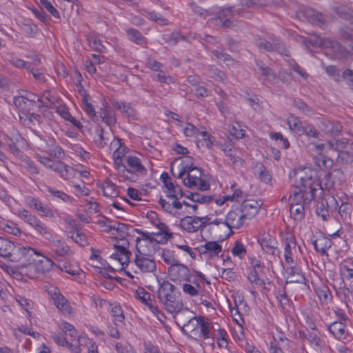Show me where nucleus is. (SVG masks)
Instances as JSON below:
<instances>
[{
    "label": "nucleus",
    "instance_id": "obj_1",
    "mask_svg": "<svg viewBox=\"0 0 353 353\" xmlns=\"http://www.w3.org/2000/svg\"><path fill=\"white\" fill-rule=\"evenodd\" d=\"M312 174L313 171L309 168H299L290 173V183L294 187L293 194L289 198L290 204L310 203L316 190Z\"/></svg>",
    "mask_w": 353,
    "mask_h": 353
},
{
    "label": "nucleus",
    "instance_id": "obj_2",
    "mask_svg": "<svg viewBox=\"0 0 353 353\" xmlns=\"http://www.w3.org/2000/svg\"><path fill=\"white\" fill-rule=\"evenodd\" d=\"M157 293L159 301L163 304L168 312L176 314L181 310L183 304L180 293L173 284L168 281L159 283Z\"/></svg>",
    "mask_w": 353,
    "mask_h": 353
},
{
    "label": "nucleus",
    "instance_id": "obj_3",
    "mask_svg": "<svg viewBox=\"0 0 353 353\" xmlns=\"http://www.w3.org/2000/svg\"><path fill=\"white\" fill-rule=\"evenodd\" d=\"M178 174L174 172L172 169V175L176 178H182L185 172H188V176L183 180V183L185 186L192 188H198L199 190L204 191L209 189V184L204 180L201 179L202 172L201 170L192 165L188 166L181 164L178 166Z\"/></svg>",
    "mask_w": 353,
    "mask_h": 353
},
{
    "label": "nucleus",
    "instance_id": "obj_4",
    "mask_svg": "<svg viewBox=\"0 0 353 353\" xmlns=\"http://www.w3.org/2000/svg\"><path fill=\"white\" fill-rule=\"evenodd\" d=\"M119 139L113 134L111 130H105L101 126H97L94 130L93 143L97 148L110 152V148L118 149Z\"/></svg>",
    "mask_w": 353,
    "mask_h": 353
},
{
    "label": "nucleus",
    "instance_id": "obj_5",
    "mask_svg": "<svg viewBox=\"0 0 353 353\" xmlns=\"http://www.w3.org/2000/svg\"><path fill=\"white\" fill-rule=\"evenodd\" d=\"M17 216L28 224L36 232L49 239L52 236L51 230L35 214H32L26 209H19L16 213Z\"/></svg>",
    "mask_w": 353,
    "mask_h": 353
},
{
    "label": "nucleus",
    "instance_id": "obj_6",
    "mask_svg": "<svg viewBox=\"0 0 353 353\" xmlns=\"http://www.w3.org/2000/svg\"><path fill=\"white\" fill-rule=\"evenodd\" d=\"M310 42L314 46L331 49L339 57L347 59L350 57V52L347 45L344 46L337 41L330 38L316 36Z\"/></svg>",
    "mask_w": 353,
    "mask_h": 353
},
{
    "label": "nucleus",
    "instance_id": "obj_7",
    "mask_svg": "<svg viewBox=\"0 0 353 353\" xmlns=\"http://www.w3.org/2000/svg\"><path fill=\"white\" fill-rule=\"evenodd\" d=\"M37 101H41L40 99L34 93L25 92L24 94L15 96L13 99V103L19 112V117L23 114H28V112L33 110Z\"/></svg>",
    "mask_w": 353,
    "mask_h": 353
},
{
    "label": "nucleus",
    "instance_id": "obj_8",
    "mask_svg": "<svg viewBox=\"0 0 353 353\" xmlns=\"http://www.w3.org/2000/svg\"><path fill=\"white\" fill-rule=\"evenodd\" d=\"M126 172L123 178L132 181H135L139 175L144 174L146 169L142 164L140 159L136 156L130 154L125 158Z\"/></svg>",
    "mask_w": 353,
    "mask_h": 353
},
{
    "label": "nucleus",
    "instance_id": "obj_9",
    "mask_svg": "<svg viewBox=\"0 0 353 353\" xmlns=\"http://www.w3.org/2000/svg\"><path fill=\"white\" fill-rule=\"evenodd\" d=\"M34 255L41 256V253L30 246H23L21 245H14L12 249V254L9 259L12 261H21L26 262L34 261L32 259Z\"/></svg>",
    "mask_w": 353,
    "mask_h": 353
},
{
    "label": "nucleus",
    "instance_id": "obj_10",
    "mask_svg": "<svg viewBox=\"0 0 353 353\" xmlns=\"http://www.w3.org/2000/svg\"><path fill=\"white\" fill-rule=\"evenodd\" d=\"M298 16L302 20H307L316 23L320 28H322L327 22L323 14L311 8L302 7L299 11Z\"/></svg>",
    "mask_w": 353,
    "mask_h": 353
},
{
    "label": "nucleus",
    "instance_id": "obj_11",
    "mask_svg": "<svg viewBox=\"0 0 353 353\" xmlns=\"http://www.w3.org/2000/svg\"><path fill=\"white\" fill-rule=\"evenodd\" d=\"M168 273L172 281L179 283L189 281V276H190V270L186 265L179 262L170 266Z\"/></svg>",
    "mask_w": 353,
    "mask_h": 353
},
{
    "label": "nucleus",
    "instance_id": "obj_12",
    "mask_svg": "<svg viewBox=\"0 0 353 353\" xmlns=\"http://www.w3.org/2000/svg\"><path fill=\"white\" fill-rule=\"evenodd\" d=\"M258 243L262 250L268 254L275 256L279 254L278 243L276 239L269 233H263L258 237Z\"/></svg>",
    "mask_w": 353,
    "mask_h": 353
},
{
    "label": "nucleus",
    "instance_id": "obj_13",
    "mask_svg": "<svg viewBox=\"0 0 353 353\" xmlns=\"http://www.w3.org/2000/svg\"><path fill=\"white\" fill-rule=\"evenodd\" d=\"M134 263L143 273L153 272L157 269L155 259L151 254L148 255L136 254Z\"/></svg>",
    "mask_w": 353,
    "mask_h": 353
},
{
    "label": "nucleus",
    "instance_id": "obj_14",
    "mask_svg": "<svg viewBox=\"0 0 353 353\" xmlns=\"http://www.w3.org/2000/svg\"><path fill=\"white\" fill-rule=\"evenodd\" d=\"M245 215L242 214L239 208L230 211L225 219L224 225L230 230L241 228L245 221Z\"/></svg>",
    "mask_w": 353,
    "mask_h": 353
},
{
    "label": "nucleus",
    "instance_id": "obj_15",
    "mask_svg": "<svg viewBox=\"0 0 353 353\" xmlns=\"http://www.w3.org/2000/svg\"><path fill=\"white\" fill-rule=\"evenodd\" d=\"M198 251L205 258L212 259L222 252V246L217 241H207L198 248Z\"/></svg>",
    "mask_w": 353,
    "mask_h": 353
},
{
    "label": "nucleus",
    "instance_id": "obj_16",
    "mask_svg": "<svg viewBox=\"0 0 353 353\" xmlns=\"http://www.w3.org/2000/svg\"><path fill=\"white\" fill-rule=\"evenodd\" d=\"M261 205L262 203L259 201L248 199L243 201L239 210L245 215V219H250L258 213Z\"/></svg>",
    "mask_w": 353,
    "mask_h": 353
},
{
    "label": "nucleus",
    "instance_id": "obj_17",
    "mask_svg": "<svg viewBox=\"0 0 353 353\" xmlns=\"http://www.w3.org/2000/svg\"><path fill=\"white\" fill-rule=\"evenodd\" d=\"M201 224L199 216H186L180 221L181 229L188 233H194L201 230Z\"/></svg>",
    "mask_w": 353,
    "mask_h": 353
},
{
    "label": "nucleus",
    "instance_id": "obj_18",
    "mask_svg": "<svg viewBox=\"0 0 353 353\" xmlns=\"http://www.w3.org/2000/svg\"><path fill=\"white\" fill-rule=\"evenodd\" d=\"M241 12V9L236 8V6L223 8L219 12V19L224 27H229L233 17L240 14Z\"/></svg>",
    "mask_w": 353,
    "mask_h": 353
},
{
    "label": "nucleus",
    "instance_id": "obj_19",
    "mask_svg": "<svg viewBox=\"0 0 353 353\" xmlns=\"http://www.w3.org/2000/svg\"><path fill=\"white\" fill-rule=\"evenodd\" d=\"M101 121L108 126H114L117 123L115 114L112 108L106 103L103 105L98 112L97 121Z\"/></svg>",
    "mask_w": 353,
    "mask_h": 353
},
{
    "label": "nucleus",
    "instance_id": "obj_20",
    "mask_svg": "<svg viewBox=\"0 0 353 353\" xmlns=\"http://www.w3.org/2000/svg\"><path fill=\"white\" fill-rule=\"evenodd\" d=\"M319 128L325 134L330 135H338L342 129V126L339 122L332 121L325 118L321 120Z\"/></svg>",
    "mask_w": 353,
    "mask_h": 353
},
{
    "label": "nucleus",
    "instance_id": "obj_21",
    "mask_svg": "<svg viewBox=\"0 0 353 353\" xmlns=\"http://www.w3.org/2000/svg\"><path fill=\"white\" fill-rule=\"evenodd\" d=\"M52 250L56 256L59 257L72 254L70 248L61 239H54L52 241Z\"/></svg>",
    "mask_w": 353,
    "mask_h": 353
},
{
    "label": "nucleus",
    "instance_id": "obj_22",
    "mask_svg": "<svg viewBox=\"0 0 353 353\" xmlns=\"http://www.w3.org/2000/svg\"><path fill=\"white\" fill-rule=\"evenodd\" d=\"M313 330L299 331V335L302 340L307 341L312 346L320 347L321 346V339L319 333L312 328Z\"/></svg>",
    "mask_w": 353,
    "mask_h": 353
},
{
    "label": "nucleus",
    "instance_id": "obj_23",
    "mask_svg": "<svg viewBox=\"0 0 353 353\" xmlns=\"http://www.w3.org/2000/svg\"><path fill=\"white\" fill-rule=\"evenodd\" d=\"M346 325L342 321H335L328 327V330L334 336L339 340H344L347 337V332L345 330Z\"/></svg>",
    "mask_w": 353,
    "mask_h": 353
},
{
    "label": "nucleus",
    "instance_id": "obj_24",
    "mask_svg": "<svg viewBox=\"0 0 353 353\" xmlns=\"http://www.w3.org/2000/svg\"><path fill=\"white\" fill-rule=\"evenodd\" d=\"M158 229L159 232H154V243L165 244L173 237L172 233L169 232V228L166 224H158Z\"/></svg>",
    "mask_w": 353,
    "mask_h": 353
},
{
    "label": "nucleus",
    "instance_id": "obj_25",
    "mask_svg": "<svg viewBox=\"0 0 353 353\" xmlns=\"http://www.w3.org/2000/svg\"><path fill=\"white\" fill-rule=\"evenodd\" d=\"M59 174V176L64 180L70 179L74 172V170L70 166L65 164L61 161H57L52 170Z\"/></svg>",
    "mask_w": 353,
    "mask_h": 353
},
{
    "label": "nucleus",
    "instance_id": "obj_26",
    "mask_svg": "<svg viewBox=\"0 0 353 353\" xmlns=\"http://www.w3.org/2000/svg\"><path fill=\"white\" fill-rule=\"evenodd\" d=\"M328 203H333L338 205L337 201L334 196H329L325 201L322 200L320 203H318L316 205V212L319 216H321L323 220H326L327 217L329 216V211L327 208L329 207Z\"/></svg>",
    "mask_w": 353,
    "mask_h": 353
},
{
    "label": "nucleus",
    "instance_id": "obj_27",
    "mask_svg": "<svg viewBox=\"0 0 353 353\" xmlns=\"http://www.w3.org/2000/svg\"><path fill=\"white\" fill-rule=\"evenodd\" d=\"M287 283H305V278L302 274L301 268L298 266H292L288 270Z\"/></svg>",
    "mask_w": 353,
    "mask_h": 353
},
{
    "label": "nucleus",
    "instance_id": "obj_28",
    "mask_svg": "<svg viewBox=\"0 0 353 353\" xmlns=\"http://www.w3.org/2000/svg\"><path fill=\"white\" fill-rule=\"evenodd\" d=\"M199 329L200 330L199 336L203 339H207L212 336L210 335L211 329L216 330L213 323L208 319H206L204 316H201Z\"/></svg>",
    "mask_w": 353,
    "mask_h": 353
},
{
    "label": "nucleus",
    "instance_id": "obj_29",
    "mask_svg": "<svg viewBox=\"0 0 353 353\" xmlns=\"http://www.w3.org/2000/svg\"><path fill=\"white\" fill-rule=\"evenodd\" d=\"M285 248L284 256L285 261L287 263L291 264L293 263L292 254L293 250L296 249V241L294 237L292 235L286 237L285 239Z\"/></svg>",
    "mask_w": 353,
    "mask_h": 353
},
{
    "label": "nucleus",
    "instance_id": "obj_30",
    "mask_svg": "<svg viewBox=\"0 0 353 353\" xmlns=\"http://www.w3.org/2000/svg\"><path fill=\"white\" fill-rule=\"evenodd\" d=\"M103 196L106 197L115 198L119 195V190L110 179H106L101 186Z\"/></svg>",
    "mask_w": 353,
    "mask_h": 353
},
{
    "label": "nucleus",
    "instance_id": "obj_31",
    "mask_svg": "<svg viewBox=\"0 0 353 353\" xmlns=\"http://www.w3.org/2000/svg\"><path fill=\"white\" fill-rule=\"evenodd\" d=\"M315 250L321 254H327V250L331 248L332 242L329 238L320 236L313 242Z\"/></svg>",
    "mask_w": 353,
    "mask_h": 353
},
{
    "label": "nucleus",
    "instance_id": "obj_32",
    "mask_svg": "<svg viewBox=\"0 0 353 353\" xmlns=\"http://www.w3.org/2000/svg\"><path fill=\"white\" fill-rule=\"evenodd\" d=\"M112 105L114 108L119 110L125 117L130 119L136 118V111L131 107L130 103L114 101Z\"/></svg>",
    "mask_w": 353,
    "mask_h": 353
},
{
    "label": "nucleus",
    "instance_id": "obj_33",
    "mask_svg": "<svg viewBox=\"0 0 353 353\" xmlns=\"http://www.w3.org/2000/svg\"><path fill=\"white\" fill-rule=\"evenodd\" d=\"M260 272H256V270H250L247 276L248 281L252 285L251 293L255 296L256 292L254 291L255 288L261 287L265 284L264 281L261 279Z\"/></svg>",
    "mask_w": 353,
    "mask_h": 353
},
{
    "label": "nucleus",
    "instance_id": "obj_34",
    "mask_svg": "<svg viewBox=\"0 0 353 353\" xmlns=\"http://www.w3.org/2000/svg\"><path fill=\"white\" fill-rule=\"evenodd\" d=\"M153 241L136 239V254L148 255L154 250Z\"/></svg>",
    "mask_w": 353,
    "mask_h": 353
},
{
    "label": "nucleus",
    "instance_id": "obj_35",
    "mask_svg": "<svg viewBox=\"0 0 353 353\" xmlns=\"http://www.w3.org/2000/svg\"><path fill=\"white\" fill-rule=\"evenodd\" d=\"M164 193L168 199H181L183 196L182 189L180 185L172 183H169L165 187Z\"/></svg>",
    "mask_w": 353,
    "mask_h": 353
},
{
    "label": "nucleus",
    "instance_id": "obj_36",
    "mask_svg": "<svg viewBox=\"0 0 353 353\" xmlns=\"http://www.w3.org/2000/svg\"><path fill=\"white\" fill-rule=\"evenodd\" d=\"M256 64L258 68V72L261 74L264 77H265V79L268 81L269 82H273L276 77L274 72L269 67L266 66L263 61L260 60L256 61Z\"/></svg>",
    "mask_w": 353,
    "mask_h": 353
},
{
    "label": "nucleus",
    "instance_id": "obj_37",
    "mask_svg": "<svg viewBox=\"0 0 353 353\" xmlns=\"http://www.w3.org/2000/svg\"><path fill=\"white\" fill-rule=\"evenodd\" d=\"M52 299L54 301V305L59 310L65 313L70 312V305L66 299L62 294L60 293L54 292L52 296Z\"/></svg>",
    "mask_w": 353,
    "mask_h": 353
},
{
    "label": "nucleus",
    "instance_id": "obj_38",
    "mask_svg": "<svg viewBox=\"0 0 353 353\" xmlns=\"http://www.w3.org/2000/svg\"><path fill=\"white\" fill-rule=\"evenodd\" d=\"M303 204H290V216L295 221H301L305 216V206Z\"/></svg>",
    "mask_w": 353,
    "mask_h": 353
},
{
    "label": "nucleus",
    "instance_id": "obj_39",
    "mask_svg": "<svg viewBox=\"0 0 353 353\" xmlns=\"http://www.w3.org/2000/svg\"><path fill=\"white\" fill-rule=\"evenodd\" d=\"M128 39L137 45L142 46L147 43L146 39L137 29L130 28L126 30Z\"/></svg>",
    "mask_w": 353,
    "mask_h": 353
},
{
    "label": "nucleus",
    "instance_id": "obj_40",
    "mask_svg": "<svg viewBox=\"0 0 353 353\" xmlns=\"http://www.w3.org/2000/svg\"><path fill=\"white\" fill-rule=\"evenodd\" d=\"M41 256H42L43 259L35 262L34 264L37 271H39V273L43 274L51 270L52 268L54 266V263L50 259L43 256L42 254Z\"/></svg>",
    "mask_w": 353,
    "mask_h": 353
},
{
    "label": "nucleus",
    "instance_id": "obj_41",
    "mask_svg": "<svg viewBox=\"0 0 353 353\" xmlns=\"http://www.w3.org/2000/svg\"><path fill=\"white\" fill-rule=\"evenodd\" d=\"M287 123L289 128L295 133L299 134H303L304 126L300 119L294 115H290L287 119Z\"/></svg>",
    "mask_w": 353,
    "mask_h": 353
},
{
    "label": "nucleus",
    "instance_id": "obj_42",
    "mask_svg": "<svg viewBox=\"0 0 353 353\" xmlns=\"http://www.w3.org/2000/svg\"><path fill=\"white\" fill-rule=\"evenodd\" d=\"M201 316L199 317H192L191 318L187 323L183 324L182 331L183 332H190L196 334L197 330L199 327L200 320Z\"/></svg>",
    "mask_w": 353,
    "mask_h": 353
},
{
    "label": "nucleus",
    "instance_id": "obj_43",
    "mask_svg": "<svg viewBox=\"0 0 353 353\" xmlns=\"http://www.w3.org/2000/svg\"><path fill=\"white\" fill-rule=\"evenodd\" d=\"M335 12L341 18L350 23H353V10L346 6H340L334 8Z\"/></svg>",
    "mask_w": 353,
    "mask_h": 353
},
{
    "label": "nucleus",
    "instance_id": "obj_44",
    "mask_svg": "<svg viewBox=\"0 0 353 353\" xmlns=\"http://www.w3.org/2000/svg\"><path fill=\"white\" fill-rule=\"evenodd\" d=\"M49 143H48V153L57 159H62L64 157L63 150L55 143L54 139H49Z\"/></svg>",
    "mask_w": 353,
    "mask_h": 353
},
{
    "label": "nucleus",
    "instance_id": "obj_45",
    "mask_svg": "<svg viewBox=\"0 0 353 353\" xmlns=\"http://www.w3.org/2000/svg\"><path fill=\"white\" fill-rule=\"evenodd\" d=\"M19 121L23 125L30 126L31 124H33L34 121L41 123L42 118L39 114L28 112V114H23L22 116H21Z\"/></svg>",
    "mask_w": 353,
    "mask_h": 353
},
{
    "label": "nucleus",
    "instance_id": "obj_46",
    "mask_svg": "<svg viewBox=\"0 0 353 353\" xmlns=\"http://www.w3.org/2000/svg\"><path fill=\"white\" fill-rule=\"evenodd\" d=\"M12 249H13V243L0 236V256L9 258L12 254Z\"/></svg>",
    "mask_w": 353,
    "mask_h": 353
},
{
    "label": "nucleus",
    "instance_id": "obj_47",
    "mask_svg": "<svg viewBox=\"0 0 353 353\" xmlns=\"http://www.w3.org/2000/svg\"><path fill=\"white\" fill-rule=\"evenodd\" d=\"M201 139L199 140L203 145H205L208 149H212L215 145H218L216 139L209 134L207 131H202L201 132Z\"/></svg>",
    "mask_w": 353,
    "mask_h": 353
},
{
    "label": "nucleus",
    "instance_id": "obj_48",
    "mask_svg": "<svg viewBox=\"0 0 353 353\" xmlns=\"http://www.w3.org/2000/svg\"><path fill=\"white\" fill-rule=\"evenodd\" d=\"M327 145L330 150L336 151L338 154H339L345 150H347L348 141L341 139H334L328 141Z\"/></svg>",
    "mask_w": 353,
    "mask_h": 353
},
{
    "label": "nucleus",
    "instance_id": "obj_49",
    "mask_svg": "<svg viewBox=\"0 0 353 353\" xmlns=\"http://www.w3.org/2000/svg\"><path fill=\"white\" fill-rule=\"evenodd\" d=\"M256 45L259 48L267 52H274V49H279L281 48L279 43H274L272 44L273 46H271L270 41L265 38L257 39L256 40Z\"/></svg>",
    "mask_w": 353,
    "mask_h": 353
},
{
    "label": "nucleus",
    "instance_id": "obj_50",
    "mask_svg": "<svg viewBox=\"0 0 353 353\" xmlns=\"http://www.w3.org/2000/svg\"><path fill=\"white\" fill-rule=\"evenodd\" d=\"M54 266L61 272H65L72 276L77 274V270L74 269L68 261L59 260L57 263H54Z\"/></svg>",
    "mask_w": 353,
    "mask_h": 353
},
{
    "label": "nucleus",
    "instance_id": "obj_51",
    "mask_svg": "<svg viewBox=\"0 0 353 353\" xmlns=\"http://www.w3.org/2000/svg\"><path fill=\"white\" fill-rule=\"evenodd\" d=\"M217 326L219 327V325H217ZM217 331H218L217 336H212V337L216 338L217 344L219 347L228 349V335L227 332L224 329H222L220 327L218 328Z\"/></svg>",
    "mask_w": 353,
    "mask_h": 353
},
{
    "label": "nucleus",
    "instance_id": "obj_52",
    "mask_svg": "<svg viewBox=\"0 0 353 353\" xmlns=\"http://www.w3.org/2000/svg\"><path fill=\"white\" fill-rule=\"evenodd\" d=\"M90 47L97 52H104L106 50L105 47L102 44V42L98 37L95 35H90L88 37Z\"/></svg>",
    "mask_w": 353,
    "mask_h": 353
},
{
    "label": "nucleus",
    "instance_id": "obj_53",
    "mask_svg": "<svg viewBox=\"0 0 353 353\" xmlns=\"http://www.w3.org/2000/svg\"><path fill=\"white\" fill-rule=\"evenodd\" d=\"M28 263L26 265H23L21 268V271L23 274L31 279H34L38 276L39 273L37 271L36 265L33 261L28 262Z\"/></svg>",
    "mask_w": 353,
    "mask_h": 353
},
{
    "label": "nucleus",
    "instance_id": "obj_54",
    "mask_svg": "<svg viewBox=\"0 0 353 353\" xmlns=\"http://www.w3.org/2000/svg\"><path fill=\"white\" fill-rule=\"evenodd\" d=\"M146 66L153 71L164 73L166 71V66L157 61L156 59L148 57L146 60Z\"/></svg>",
    "mask_w": 353,
    "mask_h": 353
},
{
    "label": "nucleus",
    "instance_id": "obj_55",
    "mask_svg": "<svg viewBox=\"0 0 353 353\" xmlns=\"http://www.w3.org/2000/svg\"><path fill=\"white\" fill-rule=\"evenodd\" d=\"M118 149L117 148H110V152H107L110 154L112 151H113L112 157H118V158H121L125 159L126 157L125 154L128 152V148L124 145L121 139H119L118 143Z\"/></svg>",
    "mask_w": 353,
    "mask_h": 353
},
{
    "label": "nucleus",
    "instance_id": "obj_56",
    "mask_svg": "<svg viewBox=\"0 0 353 353\" xmlns=\"http://www.w3.org/2000/svg\"><path fill=\"white\" fill-rule=\"evenodd\" d=\"M70 185L74 188V194L77 197H81L83 196H88L90 194V190L87 188L83 182L81 183H75L74 181H71L70 183Z\"/></svg>",
    "mask_w": 353,
    "mask_h": 353
},
{
    "label": "nucleus",
    "instance_id": "obj_57",
    "mask_svg": "<svg viewBox=\"0 0 353 353\" xmlns=\"http://www.w3.org/2000/svg\"><path fill=\"white\" fill-rule=\"evenodd\" d=\"M207 74L210 78H212L214 80L219 81L223 83L225 82L226 75L225 72L214 68L213 66L209 67Z\"/></svg>",
    "mask_w": 353,
    "mask_h": 353
},
{
    "label": "nucleus",
    "instance_id": "obj_58",
    "mask_svg": "<svg viewBox=\"0 0 353 353\" xmlns=\"http://www.w3.org/2000/svg\"><path fill=\"white\" fill-rule=\"evenodd\" d=\"M241 11L244 8H260L266 5L265 0H240Z\"/></svg>",
    "mask_w": 353,
    "mask_h": 353
},
{
    "label": "nucleus",
    "instance_id": "obj_59",
    "mask_svg": "<svg viewBox=\"0 0 353 353\" xmlns=\"http://www.w3.org/2000/svg\"><path fill=\"white\" fill-rule=\"evenodd\" d=\"M47 190L52 196L59 199L65 203L71 202L72 200V197L62 191L55 190L51 187H48Z\"/></svg>",
    "mask_w": 353,
    "mask_h": 353
},
{
    "label": "nucleus",
    "instance_id": "obj_60",
    "mask_svg": "<svg viewBox=\"0 0 353 353\" xmlns=\"http://www.w3.org/2000/svg\"><path fill=\"white\" fill-rule=\"evenodd\" d=\"M182 290L185 294L190 296H196L199 294L201 287L194 286L192 284L186 282V283L183 284Z\"/></svg>",
    "mask_w": 353,
    "mask_h": 353
},
{
    "label": "nucleus",
    "instance_id": "obj_61",
    "mask_svg": "<svg viewBox=\"0 0 353 353\" xmlns=\"http://www.w3.org/2000/svg\"><path fill=\"white\" fill-rule=\"evenodd\" d=\"M161 259L164 263L170 266L176 264L179 261L174 257V252L169 250H163L161 254Z\"/></svg>",
    "mask_w": 353,
    "mask_h": 353
},
{
    "label": "nucleus",
    "instance_id": "obj_62",
    "mask_svg": "<svg viewBox=\"0 0 353 353\" xmlns=\"http://www.w3.org/2000/svg\"><path fill=\"white\" fill-rule=\"evenodd\" d=\"M231 252L234 256L243 259L246 254V249L242 242L237 241L235 242Z\"/></svg>",
    "mask_w": 353,
    "mask_h": 353
},
{
    "label": "nucleus",
    "instance_id": "obj_63",
    "mask_svg": "<svg viewBox=\"0 0 353 353\" xmlns=\"http://www.w3.org/2000/svg\"><path fill=\"white\" fill-rule=\"evenodd\" d=\"M200 131L196 126L192 124L188 123L183 130V133L186 137H194L198 139L199 136L201 135Z\"/></svg>",
    "mask_w": 353,
    "mask_h": 353
},
{
    "label": "nucleus",
    "instance_id": "obj_64",
    "mask_svg": "<svg viewBox=\"0 0 353 353\" xmlns=\"http://www.w3.org/2000/svg\"><path fill=\"white\" fill-rule=\"evenodd\" d=\"M84 111L91 117L94 122H97L98 112L95 111L93 105L88 103L87 99L83 101Z\"/></svg>",
    "mask_w": 353,
    "mask_h": 353
}]
</instances>
